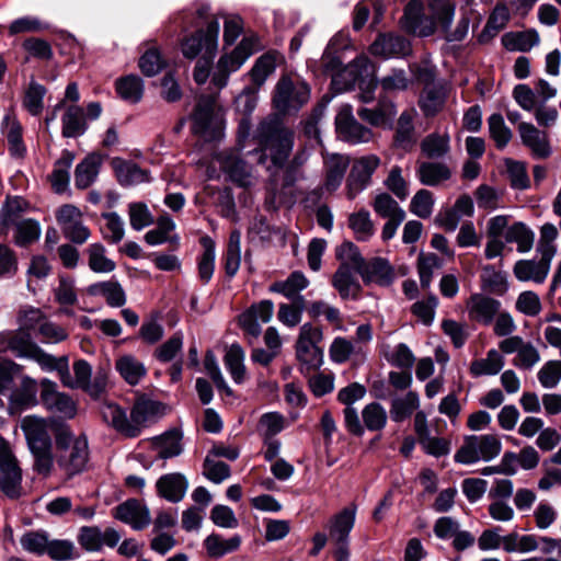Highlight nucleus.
I'll use <instances>...</instances> for the list:
<instances>
[{"instance_id":"48","label":"nucleus","mask_w":561,"mask_h":561,"mask_svg":"<svg viewBox=\"0 0 561 561\" xmlns=\"http://www.w3.org/2000/svg\"><path fill=\"white\" fill-rule=\"evenodd\" d=\"M348 227L352 229L356 240L367 241L375 233V226L370 219V214L366 209L352 213L348 216Z\"/></svg>"},{"instance_id":"58","label":"nucleus","mask_w":561,"mask_h":561,"mask_svg":"<svg viewBox=\"0 0 561 561\" xmlns=\"http://www.w3.org/2000/svg\"><path fill=\"white\" fill-rule=\"evenodd\" d=\"M46 88L36 82L31 81L23 98V107L33 116H38L44 108V96Z\"/></svg>"},{"instance_id":"28","label":"nucleus","mask_w":561,"mask_h":561,"mask_svg":"<svg viewBox=\"0 0 561 561\" xmlns=\"http://www.w3.org/2000/svg\"><path fill=\"white\" fill-rule=\"evenodd\" d=\"M241 541L242 540L239 535L224 538L221 535L213 533L204 539L203 546L209 558L221 559L225 556L237 551L241 546Z\"/></svg>"},{"instance_id":"10","label":"nucleus","mask_w":561,"mask_h":561,"mask_svg":"<svg viewBox=\"0 0 561 561\" xmlns=\"http://www.w3.org/2000/svg\"><path fill=\"white\" fill-rule=\"evenodd\" d=\"M369 53L382 59L404 58L412 53L411 43L394 33H381L369 46Z\"/></svg>"},{"instance_id":"47","label":"nucleus","mask_w":561,"mask_h":561,"mask_svg":"<svg viewBox=\"0 0 561 561\" xmlns=\"http://www.w3.org/2000/svg\"><path fill=\"white\" fill-rule=\"evenodd\" d=\"M309 285V280L301 272H293L285 280L275 282L270 286L271 293H277L286 298L295 297Z\"/></svg>"},{"instance_id":"22","label":"nucleus","mask_w":561,"mask_h":561,"mask_svg":"<svg viewBox=\"0 0 561 561\" xmlns=\"http://www.w3.org/2000/svg\"><path fill=\"white\" fill-rule=\"evenodd\" d=\"M355 271L346 263H341L333 275L332 286L339 291L342 299H358L362 286L355 276Z\"/></svg>"},{"instance_id":"15","label":"nucleus","mask_w":561,"mask_h":561,"mask_svg":"<svg viewBox=\"0 0 561 561\" xmlns=\"http://www.w3.org/2000/svg\"><path fill=\"white\" fill-rule=\"evenodd\" d=\"M373 70V64L366 56H358L341 71L333 75L331 84L336 92H343L354 88L356 81L368 76Z\"/></svg>"},{"instance_id":"32","label":"nucleus","mask_w":561,"mask_h":561,"mask_svg":"<svg viewBox=\"0 0 561 561\" xmlns=\"http://www.w3.org/2000/svg\"><path fill=\"white\" fill-rule=\"evenodd\" d=\"M182 437L183 434L178 428L167 431L160 436L152 439V446L158 453V457L161 459H168L179 456L182 450Z\"/></svg>"},{"instance_id":"45","label":"nucleus","mask_w":561,"mask_h":561,"mask_svg":"<svg viewBox=\"0 0 561 561\" xmlns=\"http://www.w3.org/2000/svg\"><path fill=\"white\" fill-rule=\"evenodd\" d=\"M253 54L251 42L242 39L229 55H224L218 60V68L231 73L240 69L245 60Z\"/></svg>"},{"instance_id":"56","label":"nucleus","mask_w":561,"mask_h":561,"mask_svg":"<svg viewBox=\"0 0 561 561\" xmlns=\"http://www.w3.org/2000/svg\"><path fill=\"white\" fill-rule=\"evenodd\" d=\"M422 153L428 159H438L449 151L448 135L433 133L427 135L421 142Z\"/></svg>"},{"instance_id":"37","label":"nucleus","mask_w":561,"mask_h":561,"mask_svg":"<svg viewBox=\"0 0 561 561\" xmlns=\"http://www.w3.org/2000/svg\"><path fill=\"white\" fill-rule=\"evenodd\" d=\"M88 293L91 296H102L111 307H122L126 304V295L116 280L100 282L89 286Z\"/></svg>"},{"instance_id":"5","label":"nucleus","mask_w":561,"mask_h":561,"mask_svg":"<svg viewBox=\"0 0 561 561\" xmlns=\"http://www.w3.org/2000/svg\"><path fill=\"white\" fill-rule=\"evenodd\" d=\"M192 130L205 140H215L220 133L221 118L216 112V100L213 96H201L192 114Z\"/></svg>"},{"instance_id":"6","label":"nucleus","mask_w":561,"mask_h":561,"mask_svg":"<svg viewBox=\"0 0 561 561\" xmlns=\"http://www.w3.org/2000/svg\"><path fill=\"white\" fill-rule=\"evenodd\" d=\"M310 99V89L300 80L282 77L275 87L274 106L283 113L299 110Z\"/></svg>"},{"instance_id":"54","label":"nucleus","mask_w":561,"mask_h":561,"mask_svg":"<svg viewBox=\"0 0 561 561\" xmlns=\"http://www.w3.org/2000/svg\"><path fill=\"white\" fill-rule=\"evenodd\" d=\"M49 539L46 530H28L21 536L20 545L26 552L42 557L46 554Z\"/></svg>"},{"instance_id":"33","label":"nucleus","mask_w":561,"mask_h":561,"mask_svg":"<svg viewBox=\"0 0 561 561\" xmlns=\"http://www.w3.org/2000/svg\"><path fill=\"white\" fill-rule=\"evenodd\" d=\"M257 104V90L253 87H247L236 98V107L244 116L239 123V133L242 137H248L251 128L250 115Z\"/></svg>"},{"instance_id":"11","label":"nucleus","mask_w":561,"mask_h":561,"mask_svg":"<svg viewBox=\"0 0 561 561\" xmlns=\"http://www.w3.org/2000/svg\"><path fill=\"white\" fill-rule=\"evenodd\" d=\"M523 146H525L536 159H548L552 154L549 135L531 123L522 122L517 126Z\"/></svg>"},{"instance_id":"63","label":"nucleus","mask_w":561,"mask_h":561,"mask_svg":"<svg viewBox=\"0 0 561 561\" xmlns=\"http://www.w3.org/2000/svg\"><path fill=\"white\" fill-rule=\"evenodd\" d=\"M276 68V58L273 54H264L255 61L250 71L251 79L257 87L262 85L268 76H271Z\"/></svg>"},{"instance_id":"19","label":"nucleus","mask_w":561,"mask_h":561,"mask_svg":"<svg viewBox=\"0 0 561 561\" xmlns=\"http://www.w3.org/2000/svg\"><path fill=\"white\" fill-rule=\"evenodd\" d=\"M163 413L162 403L145 396L138 397L130 411V425L135 427V437L139 436L146 424Z\"/></svg>"},{"instance_id":"43","label":"nucleus","mask_w":561,"mask_h":561,"mask_svg":"<svg viewBox=\"0 0 561 561\" xmlns=\"http://www.w3.org/2000/svg\"><path fill=\"white\" fill-rule=\"evenodd\" d=\"M505 241L516 243L519 253L529 252L534 245L535 233L524 222L518 221L508 227L505 231Z\"/></svg>"},{"instance_id":"18","label":"nucleus","mask_w":561,"mask_h":561,"mask_svg":"<svg viewBox=\"0 0 561 561\" xmlns=\"http://www.w3.org/2000/svg\"><path fill=\"white\" fill-rule=\"evenodd\" d=\"M357 507L351 504L335 514L329 522L327 528L329 539L337 543H348L350 533L354 527Z\"/></svg>"},{"instance_id":"4","label":"nucleus","mask_w":561,"mask_h":561,"mask_svg":"<svg viewBox=\"0 0 561 561\" xmlns=\"http://www.w3.org/2000/svg\"><path fill=\"white\" fill-rule=\"evenodd\" d=\"M323 340L320 327L305 323L300 327L296 341V357L308 369H318L323 363V351L319 343Z\"/></svg>"},{"instance_id":"55","label":"nucleus","mask_w":561,"mask_h":561,"mask_svg":"<svg viewBox=\"0 0 561 561\" xmlns=\"http://www.w3.org/2000/svg\"><path fill=\"white\" fill-rule=\"evenodd\" d=\"M37 385L36 381L30 377L22 380L20 389L11 394V404L14 408L25 409L33 407L37 403L36 400Z\"/></svg>"},{"instance_id":"50","label":"nucleus","mask_w":561,"mask_h":561,"mask_svg":"<svg viewBox=\"0 0 561 561\" xmlns=\"http://www.w3.org/2000/svg\"><path fill=\"white\" fill-rule=\"evenodd\" d=\"M201 243L203 245V253L198 260V276L204 284H207L215 271V243L207 236L201 239Z\"/></svg>"},{"instance_id":"3","label":"nucleus","mask_w":561,"mask_h":561,"mask_svg":"<svg viewBox=\"0 0 561 561\" xmlns=\"http://www.w3.org/2000/svg\"><path fill=\"white\" fill-rule=\"evenodd\" d=\"M502 449L501 440L496 435H471L466 437L463 445L455 454V461L470 465L480 459L489 461L495 458Z\"/></svg>"},{"instance_id":"40","label":"nucleus","mask_w":561,"mask_h":561,"mask_svg":"<svg viewBox=\"0 0 561 561\" xmlns=\"http://www.w3.org/2000/svg\"><path fill=\"white\" fill-rule=\"evenodd\" d=\"M420 407V398L415 391H408L403 397L391 401L390 417L396 423L409 419Z\"/></svg>"},{"instance_id":"13","label":"nucleus","mask_w":561,"mask_h":561,"mask_svg":"<svg viewBox=\"0 0 561 561\" xmlns=\"http://www.w3.org/2000/svg\"><path fill=\"white\" fill-rule=\"evenodd\" d=\"M121 538V533L112 527L102 531L98 526H83L79 530L78 542L87 551H101L103 547H116Z\"/></svg>"},{"instance_id":"46","label":"nucleus","mask_w":561,"mask_h":561,"mask_svg":"<svg viewBox=\"0 0 561 561\" xmlns=\"http://www.w3.org/2000/svg\"><path fill=\"white\" fill-rule=\"evenodd\" d=\"M504 366V358L496 350H490L485 358L476 359L470 365V374L473 377L493 376L499 374Z\"/></svg>"},{"instance_id":"14","label":"nucleus","mask_w":561,"mask_h":561,"mask_svg":"<svg viewBox=\"0 0 561 561\" xmlns=\"http://www.w3.org/2000/svg\"><path fill=\"white\" fill-rule=\"evenodd\" d=\"M41 386V399L48 410L68 419L76 415L77 407L75 401L67 393L59 392L56 382L49 379H43Z\"/></svg>"},{"instance_id":"53","label":"nucleus","mask_w":561,"mask_h":561,"mask_svg":"<svg viewBox=\"0 0 561 561\" xmlns=\"http://www.w3.org/2000/svg\"><path fill=\"white\" fill-rule=\"evenodd\" d=\"M116 92L123 100L138 103L144 94V82L138 76H126L116 81Z\"/></svg>"},{"instance_id":"1","label":"nucleus","mask_w":561,"mask_h":561,"mask_svg":"<svg viewBox=\"0 0 561 561\" xmlns=\"http://www.w3.org/2000/svg\"><path fill=\"white\" fill-rule=\"evenodd\" d=\"M260 147L259 163H265L268 152L274 167L282 168L294 147V131L287 128L277 116L263 119L254 134Z\"/></svg>"},{"instance_id":"36","label":"nucleus","mask_w":561,"mask_h":561,"mask_svg":"<svg viewBox=\"0 0 561 561\" xmlns=\"http://www.w3.org/2000/svg\"><path fill=\"white\" fill-rule=\"evenodd\" d=\"M62 136L66 138H77L82 136L88 129L84 111L78 105L67 107L61 117Z\"/></svg>"},{"instance_id":"29","label":"nucleus","mask_w":561,"mask_h":561,"mask_svg":"<svg viewBox=\"0 0 561 561\" xmlns=\"http://www.w3.org/2000/svg\"><path fill=\"white\" fill-rule=\"evenodd\" d=\"M103 162V156L93 152L87 156L75 170V184L78 188L89 187L98 178Z\"/></svg>"},{"instance_id":"9","label":"nucleus","mask_w":561,"mask_h":561,"mask_svg":"<svg viewBox=\"0 0 561 561\" xmlns=\"http://www.w3.org/2000/svg\"><path fill=\"white\" fill-rule=\"evenodd\" d=\"M380 165L376 154H368L356 159L346 179V196L354 199L371 182V176Z\"/></svg>"},{"instance_id":"42","label":"nucleus","mask_w":561,"mask_h":561,"mask_svg":"<svg viewBox=\"0 0 561 561\" xmlns=\"http://www.w3.org/2000/svg\"><path fill=\"white\" fill-rule=\"evenodd\" d=\"M75 160V154L69 150H64L60 158L56 161L50 174V182L56 193H64L69 184V169Z\"/></svg>"},{"instance_id":"62","label":"nucleus","mask_w":561,"mask_h":561,"mask_svg":"<svg viewBox=\"0 0 561 561\" xmlns=\"http://www.w3.org/2000/svg\"><path fill=\"white\" fill-rule=\"evenodd\" d=\"M41 236L39 224L34 219H25L15 225L14 242L19 247H27Z\"/></svg>"},{"instance_id":"26","label":"nucleus","mask_w":561,"mask_h":561,"mask_svg":"<svg viewBox=\"0 0 561 561\" xmlns=\"http://www.w3.org/2000/svg\"><path fill=\"white\" fill-rule=\"evenodd\" d=\"M102 419L118 433L126 437H135V427L130 425V416L119 405L112 402H104L100 409Z\"/></svg>"},{"instance_id":"49","label":"nucleus","mask_w":561,"mask_h":561,"mask_svg":"<svg viewBox=\"0 0 561 561\" xmlns=\"http://www.w3.org/2000/svg\"><path fill=\"white\" fill-rule=\"evenodd\" d=\"M224 261L226 274L229 277H233L239 271L241 263V232L239 230L230 232Z\"/></svg>"},{"instance_id":"61","label":"nucleus","mask_w":561,"mask_h":561,"mask_svg":"<svg viewBox=\"0 0 561 561\" xmlns=\"http://www.w3.org/2000/svg\"><path fill=\"white\" fill-rule=\"evenodd\" d=\"M488 127L490 137L494 140L497 149L507 146L513 137L512 130L505 125L501 114L494 113L488 118Z\"/></svg>"},{"instance_id":"59","label":"nucleus","mask_w":561,"mask_h":561,"mask_svg":"<svg viewBox=\"0 0 561 561\" xmlns=\"http://www.w3.org/2000/svg\"><path fill=\"white\" fill-rule=\"evenodd\" d=\"M175 224L169 215H162L157 220V228L149 230L145 234V240L150 245H157L167 241H178V238H169V233L174 230Z\"/></svg>"},{"instance_id":"27","label":"nucleus","mask_w":561,"mask_h":561,"mask_svg":"<svg viewBox=\"0 0 561 561\" xmlns=\"http://www.w3.org/2000/svg\"><path fill=\"white\" fill-rule=\"evenodd\" d=\"M446 88L440 83L426 84L421 93L419 106L425 116L436 115L445 104Z\"/></svg>"},{"instance_id":"23","label":"nucleus","mask_w":561,"mask_h":561,"mask_svg":"<svg viewBox=\"0 0 561 561\" xmlns=\"http://www.w3.org/2000/svg\"><path fill=\"white\" fill-rule=\"evenodd\" d=\"M219 30V23H214L210 26L209 35L206 39V55H202L197 60L193 73L194 80L197 84H204L209 77L213 59L216 56L218 48Z\"/></svg>"},{"instance_id":"51","label":"nucleus","mask_w":561,"mask_h":561,"mask_svg":"<svg viewBox=\"0 0 561 561\" xmlns=\"http://www.w3.org/2000/svg\"><path fill=\"white\" fill-rule=\"evenodd\" d=\"M503 45L508 50L528 51L539 43V35L535 30L507 33L502 38Z\"/></svg>"},{"instance_id":"41","label":"nucleus","mask_w":561,"mask_h":561,"mask_svg":"<svg viewBox=\"0 0 561 561\" xmlns=\"http://www.w3.org/2000/svg\"><path fill=\"white\" fill-rule=\"evenodd\" d=\"M514 276L519 282H534L542 284L549 271L535 260H518L513 267Z\"/></svg>"},{"instance_id":"7","label":"nucleus","mask_w":561,"mask_h":561,"mask_svg":"<svg viewBox=\"0 0 561 561\" xmlns=\"http://www.w3.org/2000/svg\"><path fill=\"white\" fill-rule=\"evenodd\" d=\"M22 470L7 439L0 435V490L10 499L22 492Z\"/></svg>"},{"instance_id":"25","label":"nucleus","mask_w":561,"mask_h":561,"mask_svg":"<svg viewBox=\"0 0 561 561\" xmlns=\"http://www.w3.org/2000/svg\"><path fill=\"white\" fill-rule=\"evenodd\" d=\"M117 181L123 186H131L150 181L148 171L133 161L114 158L111 162Z\"/></svg>"},{"instance_id":"2","label":"nucleus","mask_w":561,"mask_h":561,"mask_svg":"<svg viewBox=\"0 0 561 561\" xmlns=\"http://www.w3.org/2000/svg\"><path fill=\"white\" fill-rule=\"evenodd\" d=\"M57 462L68 474L81 472L88 462V442L61 428L56 435Z\"/></svg>"},{"instance_id":"8","label":"nucleus","mask_w":561,"mask_h":561,"mask_svg":"<svg viewBox=\"0 0 561 561\" xmlns=\"http://www.w3.org/2000/svg\"><path fill=\"white\" fill-rule=\"evenodd\" d=\"M335 128L339 138L351 145L366 144L374 137L373 130L355 118L350 104L340 107L335 116Z\"/></svg>"},{"instance_id":"38","label":"nucleus","mask_w":561,"mask_h":561,"mask_svg":"<svg viewBox=\"0 0 561 561\" xmlns=\"http://www.w3.org/2000/svg\"><path fill=\"white\" fill-rule=\"evenodd\" d=\"M481 288L490 294L503 296L508 290L507 275L493 265H484L480 275Z\"/></svg>"},{"instance_id":"57","label":"nucleus","mask_w":561,"mask_h":561,"mask_svg":"<svg viewBox=\"0 0 561 561\" xmlns=\"http://www.w3.org/2000/svg\"><path fill=\"white\" fill-rule=\"evenodd\" d=\"M362 419L368 431L378 432L385 428L388 416L386 409L380 403L371 402L364 407Z\"/></svg>"},{"instance_id":"52","label":"nucleus","mask_w":561,"mask_h":561,"mask_svg":"<svg viewBox=\"0 0 561 561\" xmlns=\"http://www.w3.org/2000/svg\"><path fill=\"white\" fill-rule=\"evenodd\" d=\"M88 264L94 273H111L116 268L113 260L105 255V248L102 243H92L87 249Z\"/></svg>"},{"instance_id":"60","label":"nucleus","mask_w":561,"mask_h":561,"mask_svg":"<svg viewBox=\"0 0 561 561\" xmlns=\"http://www.w3.org/2000/svg\"><path fill=\"white\" fill-rule=\"evenodd\" d=\"M7 347L18 357L31 358L37 345L32 342L31 335L23 330L8 334Z\"/></svg>"},{"instance_id":"44","label":"nucleus","mask_w":561,"mask_h":561,"mask_svg":"<svg viewBox=\"0 0 561 561\" xmlns=\"http://www.w3.org/2000/svg\"><path fill=\"white\" fill-rule=\"evenodd\" d=\"M225 366L236 383L245 380L244 351L239 344H232L226 352Z\"/></svg>"},{"instance_id":"31","label":"nucleus","mask_w":561,"mask_h":561,"mask_svg":"<svg viewBox=\"0 0 561 561\" xmlns=\"http://www.w3.org/2000/svg\"><path fill=\"white\" fill-rule=\"evenodd\" d=\"M413 119L414 111H404L398 118L394 145L404 151H410L417 141Z\"/></svg>"},{"instance_id":"12","label":"nucleus","mask_w":561,"mask_h":561,"mask_svg":"<svg viewBox=\"0 0 561 561\" xmlns=\"http://www.w3.org/2000/svg\"><path fill=\"white\" fill-rule=\"evenodd\" d=\"M401 25L407 32L421 37L431 36L435 32V20L424 15L421 0H411L407 4Z\"/></svg>"},{"instance_id":"17","label":"nucleus","mask_w":561,"mask_h":561,"mask_svg":"<svg viewBox=\"0 0 561 561\" xmlns=\"http://www.w3.org/2000/svg\"><path fill=\"white\" fill-rule=\"evenodd\" d=\"M501 307L500 300L480 293L472 294L467 302L469 318L483 325H489L494 321Z\"/></svg>"},{"instance_id":"64","label":"nucleus","mask_w":561,"mask_h":561,"mask_svg":"<svg viewBox=\"0 0 561 561\" xmlns=\"http://www.w3.org/2000/svg\"><path fill=\"white\" fill-rule=\"evenodd\" d=\"M226 172L230 178L242 186L250 183L251 168L242 159L238 157H229L224 164Z\"/></svg>"},{"instance_id":"34","label":"nucleus","mask_w":561,"mask_h":561,"mask_svg":"<svg viewBox=\"0 0 561 561\" xmlns=\"http://www.w3.org/2000/svg\"><path fill=\"white\" fill-rule=\"evenodd\" d=\"M419 181L426 186H437L451 176L450 169L440 162H421L416 168Z\"/></svg>"},{"instance_id":"35","label":"nucleus","mask_w":561,"mask_h":561,"mask_svg":"<svg viewBox=\"0 0 561 561\" xmlns=\"http://www.w3.org/2000/svg\"><path fill=\"white\" fill-rule=\"evenodd\" d=\"M348 164L350 160L346 156L334 153L329 157L325 162V181L323 185L328 192H334L339 188Z\"/></svg>"},{"instance_id":"30","label":"nucleus","mask_w":561,"mask_h":561,"mask_svg":"<svg viewBox=\"0 0 561 561\" xmlns=\"http://www.w3.org/2000/svg\"><path fill=\"white\" fill-rule=\"evenodd\" d=\"M115 369L129 386L138 385L147 375L144 363L131 354L119 356L115 360Z\"/></svg>"},{"instance_id":"16","label":"nucleus","mask_w":561,"mask_h":561,"mask_svg":"<svg viewBox=\"0 0 561 561\" xmlns=\"http://www.w3.org/2000/svg\"><path fill=\"white\" fill-rule=\"evenodd\" d=\"M113 516L135 530H141L151 523L149 508L136 499L127 500L117 505L114 508Z\"/></svg>"},{"instance_id":"39","label":"nucleus","mask_w":561,"mask_h":561,"mask_svg":"<svg viewBox=\"0 0 561 561\" xmlns=\"http://www.w3.org/2000/svg\"><path fill=\"white\" fill-rule=\"evenodd\" d=\"M214 23H219V21L216 19L211 20V21L207 22L205 30L199 28L195 33L183 38V41L181 43V50L185 58L194 59L201 53H203V55H206V39L209 35L210 26Z\"/></svg>"},{"instance_id":"20","label":"nucleus","mask_w":561,"mask_h":561,"mask_svg":"<svg viewBox=\"0 0 561 561\" xmlns=\"http://www.w3.org/2000/svg\"><path fill=\"white\" fill-rule=\"evenodd\" d=\"M30 450L51 447V439L45 420L28 415L21 422Z\"/></svg>"},{"instance_id":"21","label":"nucleus","mask_w":561,"mask_h":561,"mask_svg":"<svg viewBox=\"0 0 561 561\" xmlns=\"http://www.w3.org/2000/svg\"><path fill=\"white\" fill-rule=\"evenodd\" d=\"M357 274L362 276L366 284L375 283L380 286H389L394 279L392 266L382 257L365 261Z\"/></svg>"},{"instance_id":"24","label":"nucleus","mask_w":561,"mask_h":561,"mask_svg":"<svg viewBox=\"0 0 561 561\" xmlns=\"http://www.w3.org/2000/svg\"><path fill=\"white\" fill-rule=\"evenodd\" d=\"M156 486L161 497L178 503L185 496L188 481L182 473H167L158 479Z\"/></svg>"}]
</instances>
